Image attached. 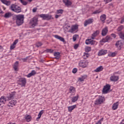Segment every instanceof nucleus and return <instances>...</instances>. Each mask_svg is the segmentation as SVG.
Returning <instances> with one entry per match:
<instances>
[{
  "label": "nucleus",
  "instance_id": "obj_25",
  "mask_svg": "<svg viewBox=\"0 0 124 124\" xmlns=\"http://www.w3.org/2000/svg\"><path fill=\"white\" fill-rule=\"evenodd\" d=\"M54 56L55 57V59L56 60H59L61 58V53L57 52H54Z\"/></svg>",
  "mask_w": 124,
  "mask_h": 124
},
{
  "label": "nucleus",
  "instance_id": "obj_4",
  "mask_svg": "<svg viewBox=\"0 0 124 124\" xmlns=\"http://www.w3.org/2000/svg\"><path fill=\"white\" fill-rule=\"evenodd\" d=\"M10 9L12 11H14V12H16V13H20L21 12V8L19 6L15 4L11 5Z\"/></svg>",
  "mask_w": 124,
  "mask_h": 124
},
{
  "label": "nucleus",
  "instance_id": "obj_31",
  "mask_svg": "<svg viewBox=\"0 0 124 124\" xmlns=\"http://www.w3.org/2000/svg\"><path fill=\"white\" fill-rule=\"evenodd\" d=\"M99 33V31H96L94 32L92 34V39H94V38L95 37V36H96V35H98Z\"/></svg>",
  "mask_w": 124,
  "mask_h": 124
},
{
  "label": "nucleus",
  "instance_id": "obj_10",
  "mask_svg": "<svg viewBox=\"0 0 124 124\" xmlns=\"http://www.w3.org/2000/svg\"><path fill=\"white\" fill-rule=\"evenodd\" d=\"M88 62L84 61H81L78 63V65L80 67H82V68H85L88 66Z\"/></svg>",
  "mask_w": 124,
  "mask_h": 124
},
{
  "label": "nucleus",
  "instance_id": "obj_29",
  "mask_svg": "<svg viewBox=\"0 0 124 124\" xmlns=\"http://www.w3.org/2000/svg\"><path fill=\"white\" fill-rule=\"evenodd\" d=\"M117 51H115L114 52H110L108 53V57H111L112 58H114V57H116L117 56Z\"/></svg>",
  "mask_w": 124,
  "mask_h": 124
},
{
  "label": "nucleus",
  "instance_id": "obj_27",
  "mask_svg": "<svg viewBox=\"0 0 124 124\" xmlns=\"http://www.w3.org/2000/svg\"><path fill=\"white\" fill-rule=\"evenodd\" d=\"M87 77H88V76H87V75H84L83 76H82L81 78H78V80L80 82H83V81H84V80H85V79H86V78H87Z\"/></svg>",
  "mask_w": 124,
  "mask_h": 124
},
{
  "label": "nucleus",
  "instance_id": "obj_2",
  "mask_svg": "<svg viewBox=\"0 0 124 124\" xmlns=\"http://www.w3.org/2000/svg\"><path fill=\"white\" fill-rule=\"evenodd\" d=\"M68 28L67 29L68 30V32H70L71 33H75V32H77V30H78V25H72L71 27L70 26H68Z\"/></svg>",
  "mask_w": 124,
  "mask_h": 124
},
{
  "label": "nucleus",
  "instance_id": "obj_16",
  "mask_svg": "<svg viewBox=\"0 0 124 124\" xmlns=\"http://www.w3.org/2000/svg\"><path fill=\"white\" fill-rule=\"evenodd\" d=\"M19 62L18 61L16 62L13 66V68L15 71H18L19 70Z\"/></svg>",
  "mask_w": 124,
  "mask_h": 124
},
{
  "label": "nucleus",
  "instance_id": "obj_6",
  "mask_svg": "<svg viewBox=\"0 0 124 124\" xmlns=\"http://www.w3.org/2000/svg\"><path fill=\"white\" fill-rule=\"evenodd\" d=\"M16 105H17V101L15 99L10 100L8 104V106L9 108H12V107H14V106H16Z\"/></svg>",
  "mask_w": 124,
  "mask_h": 124
},
{
  "label": "nucleus",
  "instance_id": "obj_47",
  "mask_svg": "<svg viewBox=\"0 0 124 124\" xmlns=\"http://www.w3.org/2000/svg\"><path fill=\"white\" fill-rule=\"evenodd\" d=\"M91 39L86 40L85 41L86 44H87V45H89V44H91Z\"/></svg>",
  "mask_w": 124,
  "mask_h": 124
},
{
  "label": "nucleus",
  "instance_id": "obj_12",
  "mask_svg": "<svg viewBox=\"0 0 124 124\" xmlns=\"http://www.w3.org/2000/svg\"><path fill=\"white\" fill-rule=\"evenodd\" d=\"M54 37H55V38H56V39H58L60 41H62V42H63V43L64 44H66V42L65 41V40H64V38H62V37H61V36H59L58 35H55L54 36Z\"/></svg>",
  "mask_w": 124,
  "mask_h": 124
},
{
  "label": "nucleus",
  "instance_id": "obj_11",
  "mask_svg": "<svg viewBox=\"0 0 124 124\" xmlns=\"http://www.w3.org/2000/svg\"><path fill=\"white\" fill-rule=\"evenodd\" d=\"M19 82L21 87H25L27 84V79L25 78H21L19 79Z\"/></svg>",
  "mask_w": 124,
  "mask_h": 124
},
{
  "label": "nucleus",
  "instance_id": "obj_8",
  "mask_svg": "<svg viewBox=\"0 0 124 124\" xmlns=\"http://www.w3.org/2000/svg\"><path fill=\"white\" fill-rule=\"evenodd\" d=\"M40 17L43 18V20H49L52 19V16L48 14H41Z\"/></svg>",
  "mask_w": 124,
  "mask_h": 124
},
{
  "label": "nucleus",
  "instance_id": "obj_32",
  "mask_svg": "<svg viewBox=\"0 0 124 124\" xmlns=\"http://www.w3.org/2000/svg\"><path fill=\"white\" fill-rule=\"evenodd\" d=\"M89 57H90V54L86 52L84 53V54L82 56V57L84 60H87V59H88Z\"/></svg>",
  "mask_w": 124,
  "mask_h": 124
},
{
  "label": "nucleus",
  "instance_id": "obj_54",
  "mask_svg": "<svg viewBox=\"0 0 124 124\" xmlns=\"http://www.w3.org/2000/svg\"><path fill=\"white\" fill-rule=\"evenodd\" d=\"M41 115L39 113L38 114V117L36 119V121H39V119L41 118Z\"/></svg>",
  "mask_w": 124,
  "mask_h": 124
},
{
  "label": "nucleus",
  "instance_id": "obj_20",
  "mask_svg": "<svg viewBox=\"0 0 124 124\" xmlns=\"http://www.w3.org/2000/svg\"><path fill=\"white\" fill-rule=\"evenodd\" d=\"M107 32H108V28L106 27L103 29L102 31V35L103 36L106 35V34H107Z\"/></svg>",
  "mask_w": 124,
  "mask_h": 124
},
{
  "label": "nucleus",
  "instance_id": "obj_61",
  "mask_svg": "<svg viewBox=\"0 0 124 124\" xmlns=\"http://www.w3.org/2000/svg\"><path fill=\"white\" fill-rule=\"evenodd\" d=\"M8 124H16V123H8Z\"/></svg>",
  "mask_w": 124,
  "mask_h": 124
},
{
  "label": "nucleus",
  "instance_id": "obj_36",
  "mask_svg": "<svg viewBox=\"0 0 124 124\" xmlns=\"http://www.w3.org/2000/svg\"><path fill=\"white\" fill-rule=\"evenodd\" d=\"M12 15L11 13H7L5 14L4 16V18H9L10 17H11Z\"/></svg>",
  "mask_w": 124,
  "mask_h": 124
},
{
  "label": "nucleus",
  "instance_id": "obj_55",
  "mask_svg": "<svg viewBox=\"0 0 124 124\" xmlns=\"http://www.w3.org/2000/svg\"><path fill=\"white\" fill-rule=\"evenodd\" d=\"M90 42V44H91V45H93L94 44H95V41L93 40H91Z\"/></svg>",
  "mask_w": 124,
  "mask_h": 124
},
{
  "label": "nucleus",
  "instance_id": "obj_49",
  "mask_svg": "<svg viewBox=\"0 0 124 124\" xmlns=\"http://www.w3.org/2000/svg\"><path fill=\"white\" fill-rule=\"evenodd\" d=\"M104 1L106 3V4H107V3H108V2H111L112 0H104Z\"/></svg>",
  "mask_w": 124,
  "mask_h": 124
},
{
  "label": "nucleus",
  "instance_id": "obj_26",
  "mask_svg": "<svg viewBox=\"0 0 124 124\" xmlns=\"http://www.w3.org/2000/svg\"><path fill=\"white\" fill-rule=\"evenodd\" d=\"M15 96V92H12L11 93H9V95L8 96V99L9 100L11 99V98H13L14 96Z\"/></svg>",
  "mask_w": 124,
  "mask_h": 124
},
{
  "label": "nucleus",
  "instance_id": "obj_37",
  "mask_svg": "<svg viewBox=\"0 0 124 124\" xmlns=\"http://www.w3.org/2000/svg\"><path fill=\"white\" fill-rule=\"evenodd\" d=\"M19 1H20L21 3H22V4L23 5H27L28 4V1H25L24 0H19Z\"/></svg>",
  "mask_w": 124,
  "mask_h": 124
},
{
  "label": "nucleus",
  "instance_id": "obj_13",
  "mask_svg": "<svg viewBox=\"0 0 124 124\" xmlns=\"http://www.w3.org/2000/svg\"><path fill=\"white\" fill-rule=\"evenodd\" d=\"M92 23H93V19H88L85 21L84 23V27H87L88 25H91V24H92Z\"/></svg>",
  "mask_w": 124,
  "mask_h": 124
},
{
  "label": "nucleus",
  "instance_id": "obj_60",
  "mask_svg": "<svg viewBox=\"0 0 124 124\" xmlns=\"http://www.w3.org/2000/svg\"><path fill=\"white\" fill-rule=\"evenodd\" d=\"M124 18H123V19L121 20V24H123V23H124Z\"/></svg>",
  "mask_w": 124,
  "mask_h": 124
},
{
  "label": "nucleus",
  "instance_id": "obj_40",
  "mask_svg": "<svg viewBox=\"0 0 124 124\" xmlns=\"http://www.w3.org/2000/svg\"><path fill=\"white\" fill-rule=\"evenodd\" d=\"M78 36H79L77 34L74 35L73 36V41H76V39H77V38H78Z\"/></svg>",
  "mask_w": 124,
  "mask_h": 124
},
{
  "label": "nucleus",
  "instance_id": "obj_35",
  "mask_svg": "<svg viewBox=\"0 0 124 124\" xmlns=\"http://www.w3.org/2000/svg\"><path fill=\"white\" fill-rule=\"evenodd\" d=\"M76 92L75 88L74 87L71 86L69 89V93H74Z\"/></svg>",
  "mask_w": 124,
  "mask_h": 124
},
{
  "label": "nucleus",
  "instance_id": "obj_30",
  "mask_svg": "<svg viewBox=\"0 0 124 124\" xmlns=\"http://www.w3.org/2000/svg\"><path fill=\"white\" fill-rule=\"evenodd\" d=\"M25 120L27 123H29L31 121V116L29 115H27L25 116Z\"/></svg>",
  "mask_w": 124,
  "mask_h": 124
},
{
  "label": "nucleus",
  "instance_id": "obj_18",
  "mask_svg": "<svg viewBox=\"0 0 124 124\" xmlns=\"http://www.w3.org/2000/svg\"><path fill=\"white\" fill-rule=\"evenodd\" d=\"M118 108H119V102H116V103H113L112 107V110H117Z\"/></svg>",
  "mask_w": 124,
  "mask_h": 124
},
{
  "label": "nucleus",
  "instance_id": "obj_19",
  "mask_svg": "<svg viewBox=\"0 0 124 124\" xmlns=\"http://www.w3.org/2000/svg\"><path fill=\"white\" fill-rule=\"evenodd\" d=\"M36 74V72L35 70H32L31 73L26 75V77L28 78H31V76H34Z\"/></svg>",
  "mask_w": 124,
  "mask_h": 124
},
{
  "label": "nucleus",
  "instance_id": "obj_24",
  "mask_svg": "<svg viewBox=\"0 0 124 124\" xmlns=\"http://www.w3.org/2000/svg\"><path fill=\"white\" fill-rule=\"evenodd\" d=\"M110 38L111 37H110V36H107L106 38H103L102 40L100 41V42H103V43L108 42V41L110 40Z\"/></svg>",
  "mask_w": 124,
  "mask_h": 124
},
{
  "label": "nucleus",
  "instance_id": "obj_48",
  "mask_svg": "<svg viewBox=\"0 0 124 124\" xmlns=\"http://www.w3.org/2000/svg\"><path fill=\"white\" fill-rule=\"evenodd\" d=\"M47 52H48V53H53V52H54V50L52 49H47Z\"/></svg>",
  "mask_w": 124,
  "mask_h": 124
},
{
  "label": "nucleus",
  "instance_id": "obj_15",
  "mask_svg": "<svg viewBox=\"0 0 124 124\" xmlns=\"http://www.w3.org/2000/svg\"><path fill=\"white\" fill-rule=\"evenodd\" d=\"M106 54H107V50L101 49L99 51L98 55L99 56H104L105 55H106Z\"/></svg>",
  "mask_w": 124,
  "mask_h": 124
},
{
  "label": "nucleus",
  "instance_id": "obj_62",
  "mask_svg": "<svg viewBox=\"0 0 124 124\" xmlns=\"http://www.w3.org/2000/svg\"><path fill=\"white\" fill-rule=\"evenodd\" d=\"M28 1H30V2H31V1H32V0H28Z\"/></svg>",
  "mask_w": 124,
  "mask_h": 124
},
{
  "label": "nucleus",
  "instance_id": "obj_43",
  "mask_svg": "<svg viewBox=\"0 0 124 124\" xmlns=\"http://www.w3.org/2000/svg\"><path fill=\"white\" fill-rule=\"evenodd\" d=\"M123 29H124V26L121 25L118 28L117 31H123Z\"/></svg>",
  "mask_w": 124,
  "mask_h": 124
},
{
  "label": "nucleus",
  "instance_id": "obj_39",
  "mask_svg": "<svg viewBox=\"0 0 124 124\" xmlns=\"http://www.w3.org/2000/svg\"><path fill=\"white\" fill-rule=\"evenodd\" d=\"M119 35L120 38H121L122 39H124V34L123 32H120L119 33Z\"/></svg>",
  "mask_w": 124,
  "mask_h": 124
},
{
  "label": "nucleus",
  "instance_id": "obj_42",
  "mask_svg": "<svg viewBox=\"0 0 124 124\" xmlns=\"http://www.w3.org/2000/svg\"><path fill=\"white\" fill-rule=\"evenodd\" d=\"M100 12H101V11L100 9H99V10H97L94 11L93 13V14H99V13H100Z\"/></svg>",
  "mask_w": 124,
  "mask_h": 124
},
{
  "label": "nucleus",
  "instance_id": "obj_50",
  "mask_svg": "<svg viewBox=\"0 0 124 124\" xmlns=\"http://www.w3.org/2000/svg\"><path fill=\"white\" fill-rule=\"evenodd\" d=\"M78 47H79V44H77L74 45V48L76 50V49H77Z\"/></svg>",
  "mask_w": 124,
  "mask_h": 124
},
{
  "label": "nucleus",
  "instance_id": "obj_33",
  "mask_svg": "<svg viewBox=\"0 0 124 124\" xmlns=\"http://www.w3.org/2000/svg\"><path fill=\"white\" fill-rule=\"evenodd\" d=\"M100 20L101 21L104 22L105 20H106V15H102L100 16Z\"/></svg>",
  "mask_w": 124,
  "mask_h": 124
},
{
  "label": "nucleus",
  "instance_id": "obj_17",
  "mask_svg": "<svg viewBox=\"0 0 124 124\" xmlns=\"http://www.w3.org/2000/svg\"><path fill=\"white\" fill-rule=\"evenodd\" d=\"M63 2H64L65 5L67 6V7H68V6H70V5L72 4V2H71V1L69 0H63Z\"/></svg>",
  "mask_w": 124,
  "mask_h": 124
},
{
  "label": "nucleus",
  "instance_id": "obj_57",
  "mask_svg": "<svg viewBox=\"0 0 124 124\" xmlns=\"http://www.w3.org/2000/svg\"><path fill=\"white\" fill-rule=\"evenodd\" d=\"M37 10V8H34L32 9V12H33L34 13L35 12H36Z\"/></svg>",
  "mask_w": 124,
  "mask_h": 124
},
{
  "label": "nucleus",
  "instance_id": "obj_5",
  "mask_svg": "<svg viewBox=\"0 0 124 124\" xmlns=\"http://www.w3.org/2000/svg\"><path fill=\"white\" fill-rule=\"evenodd\" d=\"M38 19L36 17H33L30 21V25L32 28H34L36 26H37L38 23Z\"/></svg>",
  "mask_w": 124,
  "mask_h": 124
},
{
  "label": "nucleus",
  "instance_id": "obj_64",
  "mask_svg": "<svg viewBox=\"0 0 124 124\" xmlns=\"http://www.w3.org/2000/svg\"><path fill=\"white\" fill-rule=\"evenodd\" d=\"M0 13H2V11H1V10H0Z\"/></svg>",
  "mask_w": 124,
  "mask_h": 124
},
{
  "label": "nucleus",
  "instance_id": "obj_59",
  "mask_svg": "<svg viewBox=\"0 0 124 124\" xmlns=\"http://www.w3.org/2000/svg\"><path fill=\"white\" fill-rule=\"evenodd\" d=\"M112 37H114V38H116V37L117 36V35H116V34L114 33H112L111 34Z\"/></svg>",
  "mask_w": 124,
  "mask_h": 124
},
{
  "label": "nucleus",
  "instance_id": "obj_53",
  "mask_svg": "<svg viewBox=\"0 0 124 124\" xmlns=\"http://www.w3.org/2000/svg\"><path fill=\"white\" fill-rule=\"evenodd\" d=\"M18 42H19V40L18 39H16V40H15V41L14 42V43L13 44L15 45H16V44H17V43H18Z\"/></svg>",
  "mask_w": 124,
  "mask_h": 124
},
{
  "label": "nucleus",
  "instance_id": "obj_46",
  "mask_svg": "<svg viewBox=\"0 0 124 124\" xmlns=\"http://www.w3.org/2000/svg\"><path fill=\"white\" fill-rule=\"evenodd\" d=\"M15 47H16V45H14V44H13L10 46V50H13V49H14V48H15Z\"/></svg>",
  "mask_w": 124,
  "mask_h": 124
},
{
  "label": "nucleus",
  "instance_id": "obj_45",
  "mask_svg": "<svg viewBox=\"0 0 124 124\" xmlns=\"http://www.w3.org/2000/svg\"><path fill=\"white\" fill-rule=\"evenodd\" d=\"M104 118H102L100 120H99L97 123L95 124H102V122H103Z\"/></svg>",
  "mask_w": 124,
  "mask_h": 124
},
{
  "label": "nucleus",
  "instance_id": "obj_1",
  "mask_svg": "<svg viewBox=\"0 0 124 124\" xmlns=\"http://www.w3.org/2000/svg\"><path fill=\"white\" fill-rule=\"evenodd\" d=\"M16 24L17 26H21L24 24V16L22 15H19L16 16Z\"/></svg>",
  "mask_w": 124,
  "mask_h": 124
},
{
  "label": "nucleus",
  "instance_id": "obj_44",
  "mask_svg": "<svg viewBox=\"0 0 124 124\" xmlns=\"http://www.w3.org/2000/svg\"><path fill=\"white\" fill-rule=\"evenodd\" d=\"M42 43L39 42L36 44V46L38 47L42 46Z\"/></svg>",
  "mask_w": 124,
  "mask_h": 124
},
{
  "label": "nucleus",
  "instance_id": "obj_3",
  "mask_svg": "<svg viewBox=\"0 0 124 124\" xmlns=\"http://www.w3.org/2000/svg\"><path fill=\"white\" fill-rule=\"evenodd\" d=\"M105 101V97L103 96H99V97L94 101L95 105H99L102 104Z\"/></svg>",
  "mask_w": 124,
  "mask_h": 124
},
{
  "label": "nucleus",
  "instance_id": "obj_14",
  "mask_svg": "<svg viewBox=\"0 0 124 124\" xmlns=\"http://www.w3.org/2000/svg\"><path fill=\"white\" fill-rule=\"evenodd\" d=\"M116 47L120 50L123 47V46H124V43L122 42V41H118L116 42L115 44Z\"/></svg>",
  "mask_w": 124,
  "mask_h": 124
},
{
  "label": "nucleus",
  "instance_id": "obj_7",
  "mask_svg": "<svg viewBox=\"0 0 124 124\" xmlns=\"http://www.w3.org/2000/svg\"><path fill=\"white\" fill-rule=\"evenodd\" d=\"M110 89H111V86L109 84L106 85L103 89V93L104 94L108 93H109V91H110Z\"/></svg>",
  "mask_w": 124,
  "mask_h": 124
},
{
  "label": "nucleus",
  "instance_id": "obj_9",
  "mask_svg": "<svg viewBox=\"0 0 124 124\" xmlns=\"http://www.w3.org/2000/svg\"><path fill=\"white\" fill-rule=\"evenodd\" d=\"M115 74V73H114L113 75L110 77L109 79L111 82H117L119 80V76H116Z\"/></svg>",
  "mask_w": 124,
  "mask_h": 124
},
{
  "label": "nucleus",
  "instance_id": "obj_51",
  "mask_svg": "<svg viewBox=\"0 0 124 124\" xmlns=\"http://www.w3.org/2000/svg\"><path fill=\"white\" fill-rule=\"evenodd\" d=\"M76 72H77V68H75L73 69L72 73L74 74H75V73H76Z\"/></svg>",
  "mask_w": 124,
  "mask_h": 124
},
{
  "label": "nucleus",
  "instance_id": "obj_63",
  "mask_svg": "<svg viewBox=\"0 0 124 124\" xmlns=\"http://www.w3.org/2000/svg\"><path fill=\"white\" fill-rule=\"evenodd\" d=\"M0 49H2V46H0Z\"/></svg>",
  "mask_w": 124,
  "mask_h": 124
},
{
  "label": "nucleus",
  "instance_id": "obj_58",
  "mask_svg": "<svg viewBox=\"0 0 124 124\" xmlns=\"http://www.w3.org/2000/svg\"><path fill=\"white\" fill-rule=\"evenodd\" d=\"M61 15H55V18L56 19H58V18H59V17H61Z\"/></svg>",
  "mask_w": 124,
  "mask_h": 124
},
{
  "label": "nucleus",
  "instance_id": "obj_21",
  "mask_svg": "<svg viewBox=\"0 0 124 124\" xmlns=\"http://www.w3.org/2000/svg\"><path fill=\"white\" fill-rule=\"evenodd\" d=\"M5 102H6V97L4 96H2L0 98V103H1V104H5Z\"/></svg>",
  "mask_w": 124,
  "mask_h": 124
},
{
  "label": "nucleus",
  "instance_id": "obj_38",
  "mask_svg": "<svg viewBox=\"0 0 124 124\" xmlns=\"http://www.w3.org/2000/svg\"><path fill=\"white\" fill-rule=\"evenodd\" d=\"M63 13V10L59 9L56 11V14H62Z\"/></svg>",
  "mask_w": 124,
  "mask_h": 124
},
{
  "label": "nucleus",
  "instance_id": "obj_22",
  "mask_svg": "<svg viewBox=\"0 0 124 124\" xmlns=\"http://www.w3.org/2000/svg\"><path fill=\"white\" fill-rule=\"evenodd\" d=\"M76 108V105H74L72 106L68 107V111L71 113L73 110H74Z\"/></svg>",
  "mask_w": 124,
  "mask_h": 124
},
{
  "label": "nucleus",
  "instance_id": "obj_52",
  "mask_svg": "<svg viewBox=\"0 0 124 124\" xmlns=\"http://www.w3.org/2000/svg\"><path fill=\"white\" fill-rule=\"evenodd\" d=\"M29 59V57H27L26 58H23L22 59V61L25 62H27V61H28V59Z\"/></svg>",
  "mask_w": 124,
  "mask_h": 124
},
{
  "label": "nucleus",
  "instance_id": "obj_34",
  "mask_svg": "<svg viewBox=\"0 0 124 124\" xmlns=\"http://www.w3.org/2000/svg\"><path fill=\"white\" fill-rule=\"evenodd\" d=\"M79 98V95L78 94L77 96L73 97L72 98V102H76L77 100H78V98Z\"/></svg>",
  "mask_w": 124,
  "mask_h": 124
},
{
  "label": "nucleus",
  "instance_id": "obj_28",
  "mask_svg": "<svg viewBox=\"0 0 124 124\" xmlns=\"http://www.w3.org/2000/svg\"><path fill=\"white\" fill-rule=\"evenodd\" d=\"M2 3L5 4L6 5H10L11 2L10 1H7L6 0H0Z\"/></svg>",
  "mask_w": 124,
  "mask_h": 124
},
{
  "label": "nucleus",
  "instance_id": "obj_41",
  "mask_svg": "<svg viewBox=\"0 0 124 124\" xmlns=\"http://www.w3.org/2000/svg\"><path fill=\"white\" fill-rule=\"evenodd\" d=\"M85 50L86 52H90L92 50V48L90 46H87L85 47Z\"/></svg>",
  "mask_w": 124,
  "mask_h": 124
},
{
  "label": "nucleus",
  "instance_id": "obj_56",
  "mask_svg": "<svg viewBox=\"0 0 124 124\" xmlns=\"http://www.w3.org/2000/svg\"><path fill=\"white\" fill-rule=\"evenodd\" d=\"M43 113H44V110H42L39 112V114L42 116V115L43 114Z\"/></svg>",
  "mask_w": 124,
  "mask_h": 124
},
{
  "label": "nucleus",
  "instance_id": "obj_23",
  "mask_svg": "<svg viewBox=\"0 0 124 124\" xmlns=\"http://www.w3.org/2000/svg\"><path fill=\"white\" fill-rule=\"evenodd\" d=\"M104 68H103V66H100L98 67L96 69L94 70V72H100L103 70Z\"/></svg>",
  "mask_w": 124,
  "mask_h": 124
}]
</instances>
